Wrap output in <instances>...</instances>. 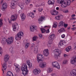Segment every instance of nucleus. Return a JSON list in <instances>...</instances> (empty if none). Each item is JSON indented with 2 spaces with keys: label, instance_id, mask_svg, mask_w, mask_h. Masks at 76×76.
<instances>
[{
  "label": "nucleus",
  "instance_id": "4468645a",
  "mask_svg": "<svg viewBox=\"0 0 76 76\" xmlns=\"http://www.w3.org/2000/svg\"><path fill=\"white\" fill-rule=\"evenodd\" d=\"M71 63L73 64H75L76 62V56L73 57L71 60Z\"/></svg>",
  "mask_w": 76,
  "mask_h": 76
},
{
  "label": "nucleus",
  "instance_id": "2f4dec72",
  "mask_svg": "<svg viewBox=\"0 0 76 76\" xmlns=\"http://www.w3.org/2000/svg\"><path fill=\"white\" fill-rule=\"evenodd\" d=\"M64 23L63 21L60 22L58 25V26H63V24Z\"/></svg>",
  "mask_w": 76,
  "mask_h": 76
},
{
  "label": "nucleus",
  "instance_id": "13d9d810",
  "mask_svg": "<svg viewBox=\"0 0 76 76\" xmlns=\"http://www.w3.org/2000/svg\"><path fill=\"white\" fill-rule=\"evenodd\" d=\"M46 33H48L50 32V31H49V29L47 30L46 31Z\"/></svg>",
  "mask_w": 76,
  "mask_h": 76
},
{
  "label": "nucleus",
  "instance_id": "0e129e2a",
  "mask_svg": "<svg viewBox=\"0 0 76 76\" xmlns=\"http://www.w3.org/2000/svg\"><path fill=\"white\" fill-rule=\"evenodd\" d=\"M39 42H40V41L39 40H37V41L36 42L37 44H39Z\"/></svg>",
  "mask_w": 76,
  "mask_h": 76
},
{
  "label": "nucleus",
  "instance_id": "a19ab883",
  "mask_svg": "<svg viewBox=\"0 0 76 76\" xmlns=\"http://www.w3.org/2000/svg\"><path fill=\"white\" fill-rule=\"evenodd\" d=\"M31 47L30 48L31 50H32L33 49V48H34V46H35V44L33 43L31 45Z\"/></svg>",
  "mask_w": 76,
  "mask_h": 76
},
{
  "label": "nucleus",
  "instance_id": "20e7f679",
  "mask_svg": "<svg viewBox=\"0 0 76 76\" xmlns=\"http://www.w3.org/2000/svg\"><path fill=\"white\" fill-rule=\"evenodd\" d=\"M52 65L53 67H55L57 68L58 69H60V68L59 64L56 61L53 62L52 63Z\"/></svg>",
  "mask_w": 76,
  "mask_h": 76
},
{
  "label": "nucleus",
  "instance_id": "338daca9",
  "mask_svg": "<svg viewBox=\"0 0 76 76\" xmlns=\"http://www.w3.org/2000/svg\"><path fill=\"white\" fill-rule=\"evenodd\" d=\"M75 48H76V42L75 43Z\"/></svg>",
  "mask_w": 76,
  "mask_h": 76
},
{
  "label": "nucleus",
  "instance_id": "393cba45",
  "mask_svg": "<svg viewBox=\"0 0 76 76\" xmlns=\"http://www.w3.org/2000/svg\"><path fill=\"white\" fill-rule=\"evenodd\" d=\"M13 74L12 72L10 71H8L7 73V76H13Z\"/></svg>",
  "mask_w": 76,
  "mask_h": 76
},
{
  "label": "nucleus",
  "instance_id": "09e8293b",
  "mask_svg": "<svg viewBox=\"0 0 76 76\" xmlns=\"http://www.w3.org/2000/svg\"><path fill=\"white\" fill-rule=\"evenodd\" d=\"M64 28H66L67 27V26H68V24H67L64 23Z\"/></svg>",
  "mask_w": 76,
  "mask_h": 76
},
{
  "label": "nucleus",
  "instance_id": "f8f14e48",
  "mask_svg": "<svg viewBox=\"0 0 76 76\" xmlns=\"http://www.w3.org/2000/svg\"><path fill=\"white\" fill-rule=\"evenodd\" d=\"M17 18H18V15H12L11 16L10 20L11 21H15L16 19H17Z\"/></svg>",
  "mask_w": 76,
  "mask_h": 76
},
{
  "label": "nucleus",
  "instance_id": "58836bf2",
  "mask_svg": "<svg viewBox=\"0 0 76 76\" xmlns=\"http://www.w3.org/2000/svg\"><path fill=\"white\" fill-rule=\"evenodd\" d=\"M70 3H71V1L70 0H68L67 1V4L68 6H69L70 4Z\"/></svg>",
  "mask_w": 76,
  "mask_h": 76
},
{
  "label": "nucleus",
  "instance_id": "680f3d73",
  "mask_svg": "<svg viewBox=\"0 0 76 76\" xmlns=\"http://www.w3.org/2000/svg\"><path fill=\"white\" fill-rule=\"evenodd\" d=\"M56 76V74L53 73L52 74V76Z\"/></svg>",
  "mask_w": 76,
  "mask_h": 76
},
{
  "label": "nucleus",
  "instance_id": "dca6fc26",
  "mask_svg": "<svg viewBox=\"0 0 76 76\" xmlns=\"http://www.w3.org/2000/svg\"><path fill=\"white\" fill-rule=\"evenodd\" d=\"M43 54L46 56V57H47L48 56V54H49V53H48V49H46L44 50L43 51Z\"/></svg>",
  "mask_w": 76,
  "mask_h": 76
},
{
  "label": "nucleus",
  "instance_id": "4be33fe9",
  "mask_svg": "<svg viewBox=\"0 0 76 76\" xmlns=\"http://www.w3.org/2000/svg\"><path fill=\"white\" fill-rule=\"evenodd\" d=\"M55 37V34H52L49 37V39H54V38Z\"/></svg>",
  "mask_w": 76,
  "mask_h": 76
},
{
  "label": "nucleus",
  "instance_id": "6e6552de",
  "mask_svg": "<svg viewBox=\"0 0 76 76\" xmlns=\"http://www.w3.org/2000/svg\"><path fill=\"white\" fill-rule=\"evenodd\" d=\"M33 72L34 75H38L39 73H40L41 70L39 69H36L33 70Z\"/></svg>",
  "mask_w": 76,
  "mask_h": 76
},
{
  "label": "nucleus",
  "instance_id": "7ed1b4c3",
  "mask_svg": "<svg viewBox=\"0 0 76 76\" xmlns=\"http://www.w3.org/2000/svg\"><path fill=\"white\" fill-rule=\"evenodd\" d=\"M54 53H55V58H57L60 54H61V51L58 49H56L54 50Z\"/></svg>",
  "mask_w": 76,
  "mask_h": 76
},
{
  "label": "nucleus",
  "instance_id": "e2e57ef3",
  "mask_svg": "<svg viewBox=\"0 0 76 76\" xmlns=\"http://www.w3.org/2000/svg\"><path fill=\"white\" fill-rule=\"evenodd\" d=\"M74 16H76V15L75 14H73L71 15V17H72V18H73Z\"/></svg>",
  "mask_w": 76,
  "mask_h": 76
},
{
  "label": "nucleus",
  "instance_id": "f3484780",
  "mask_svg": "<svg viewBox=\"0 0 76 76\" xmlns=\"http://www.w3.org/2000/svg\"><path fill=\"white\" fill-rule=\"evenodd\" d=\"M9 55H6L5 56V57L4 58V61L5 62L6 61H8V60H9Z\"/></svg>",
  "mask_w": 76,
  "mask_h": 76
},
{
  "label": "nucleus",
  "instance_id": "f03ea898",
  "mask_svg": "<svg viewBox=\"0 0 76 76\" xmlns=\"http://www.w3.org/2000/svg\"><path fill=\"white\" fill-rule=\"evenodd\" d=\"M23 35V33L22 31L19 32L17 35L15 36V39L17 41L20 40L21 38V37Z\"/></svg>",
  "mask_w": 76,
  "mask_h": 76
},
{
  "label": "nucleus",
  "instance_id": "6e6d98bb",
  "mask_svg": "<svg viewBox=\"0 0 76 76\" xmlns=\"http://www.w3.org/2000/svg\"><path fill=\"white\" fill-rule=\"evenodd\" d=\"M61 37L62 38H64L65 37V35L63 34L61 35Z\"/></svg>",
  "mask_w": 76,
  "mask_h": 76
},
{
  "label": "nucleus",
  "instance_id": "2eb2a0df",
  "mask_svg": "<svg viewBox=\"0 0 76 76\" xmlns=\"http://www.w3.org/2000/svg\"><path fill=\"white\" fill-rule=\"evenodd\" d=\"M15 4V1H13L12 2L10 5L11 9H15V8L16 7V5Z\"/></svg>",
  "mask_w": 76,
  "mask_h": 76
},
{
  "label": "nucleus",
  "instance_id": "aec40b11",
  "mask_svg": "<svg viewBox=\"0 0 76 76\" xmlns=\"http://www.w3.org/2000/svg\"><path fill=\"white\" fill-rule=\"evenodd\" d=\"M20 16L21 17V20H24L25 19V17H26V16L24 13L21 14Z\"/></svg>",
  "mask_w": 76,
  "mask_h": 76
},
{
  "label": "nucleus",
  "instance_id": "8fccbe9b",
  "mask_svg": "<svg viewBox=\"0 0 76 76\" xmlns=\"http://www.w3.org/2000/svg\"><path fill=\"white\" fill-rule=\"evenodd\" d=\"M39 38H40V39H41V38H42V35L41 34H39Z\"/></svg>",
  "mask_w": 76,
  "mask_h": 76
},
{
  "label": "nucleus",
  "instance_id": "a18cd8bd",
  "mask_svg": "<svg viewBox=\"0 0 76 76\" xmlns=\"http://www.w3.org/2000/svg\"><path fill=\"white\" fill-rule=\"evenodd\" d=\"M52 71H53V70H52V69L49 68L48 70V72H51Z\"/></svg>",
  "mask_w": 76,
  "mask_h": 76
},
{
  "label": "nucleus",
  "instance_id": "9b49d317",
  "mask_svg": "<svg viewBox=\"0 0 76 76\" xmlns=\"http://www.w3.org/2000/svg\"><path fill=\"white\" fill-rule=\"evenodd\" d=\"M69 76H76V70L73 69L70 73Z\"/></svg>",
  "mask_w": 76,
  "mask_h": 76
},
{
  "label": "nucleus",
  "instance_id": "a211bd4d",
  "mask_svg": "<svg viewBox=\"0 0 76 76\" xmlns=\"http://www.w3.org/2000/svg\"><path fill=\"white\" fill-rule=\"evenodd\" d=\"M44 19H45V17H43L42 16H41L40 18H39L38 20L39 23L41 24V22H42L43 20H44Z\"/></svg>",
  "mask_w": 76,
  "mask_h": 76
},
{
  "label": "nucleus",
  "instance_id": "5701e85b",
  "mask_svg": "<svg viewBox=\"0 0 76 76\" xmlns=\"http://www.w3.org/2000/svg\"><path fill=\"white\" fill-rule=\"evenodd\" d=\"M63 17V15H60L58 16H57L55 17L56 19H57V20H60V18H62Z\"/></svg>",
  "mask_w": 76,
  "mask_h": 76
},
{
  "label": "nucleus",
  "instance_id": "0eeeda50",
  "mask_svg": "<svg viewBox=\"0 0 76 76\" xmlns=\"http://www.w3.org/2000/svg\"><path fill=\"white\" fill-rule=\"evenodd\" d=\"M39 63V66L41 68L43 69V68H44V67H45V66H46V63L45 62H38Z\"/></svg>",
  "mask_w": 76,
  "mask_h": 76
},
{
  "label": "nucleus",
  "instance_id": "c03bdc74",
  "mask_svg": "<svg viewBox=\"0 0 76 76\" xmlns=\"http://www.w3.org/2000/svg\"><path fill=\"white\" fill-rule=\"evenodd\" d=\"M64 44H63V41L61 42H59V45H60V46H63Z\"/></svg>",
  "mask_w": 76,
  "mask_h": 76
},
{
  "label": "nucleus",
  "instance_id": "b1692460",
  "mask_svg": "<svg viewBox=\"0 0 76 76\" xmlns=\"http://www.w3.org/2000/svg\"><path fill=\"white\" fill-rule=\"evenodd\" d=\"M2 66L4 70H6V69H7V64H6V63H5L4 64L2 65Z\"/></svg>",
  "mask_w": 76,
  "mask_h": 76
},
{
  "label": "nucleus",
  "instance_id": "052dcab7",
  "mask_svg": "<svg viewBox=\"0 0 76 76\" xmlns=\"http://www.w3.org/2000/svg\"><path fill=\"white\" fill-rule=\"evenodd\" d=\"M72 31H74V30L76 29V27H73L72 28Z\"/></svg>",
  "mask_w": 76,
  "mask_h": 76
},
{
  "label": "nucleus",
  "instance_id": "79ce46f5",
  "mask_svg": "<svg viewBox=\"0 0 76 76\" xmlns=\"http://www.w3.org/2000/svg\"><path fill=\"white\" fill-rule=\"evenodd\" d=\"M57 22L54 23V24L53 25V26L54 28H57Z\"/></svg>",
  "mask_w": 76,
  "mask_h": 76
},
{
  "label": "nucleus",
  "instance_id": "ea45409f",
  "mask_svg": "<svg viewBox=\"0 0 76 76\" xmlns=\"http://www.w3.org/2000/svg\"><path fill=\"white\" fill-rule=\"evenodd\" d=\"M48 43L49 44H51L53 43V39H50V40L48 42Z\"/></svg>",
  "mask_w": 76,
  "mask_h": 76
},
{
  "label": "nucleus",
  "instance_id": "c9c22d12",
  "mask_svg": "<svg viewBox=\"0 0 76 76\" xmlns=\"http://www.w3.org/2000/svg\"><path fill=\"white\" fill-rule=\"evenodd\" d=\"M3 21V20L2 19H0V28L3 25V23L2 21Z\"/></svg>",
  "mask_w": 76,
  "mask_h": 76
},
{
  "label": "nucleus",
  "instance_id": "5fc2aeb1",
  "mask_svg": "<svg viewBox=\"0 0 76 76\" xmlns=\"http://www.w3.org/2000/svg\"><path fill=\"white\" fill-rule=\"evenodd\" d=\"M26 63H27V64H28V65L29 64H30V63H30V62H29V61H27Z\"/></svg>",
  "mask_w": 76,
  "mask_h": 76
},
{
  "label": "nucleus",
  "instance_id": "7c9ffc66",
  "mask_svg": "<svg viewBox=\"0 0 76 76\" xmlns=\"http://www.w3.org/2000/svg\"><path fill=\"white\" fill-rule=\"evenodd\" d=\"M70 50H71V46H69V47L65 49V50L66 52H69Z\"/></svg>",
  "mask_w": 76,
  "mask_h": 76
},
{
  "label": "nucleus",
  "instance_id": "69168bd1",
  "mask_svg": "<svg viewBox=\"0 0 76 76\" xmlns=\"http://www.w3.org/2000/svg\"><path fill=\"white\" fill-rule=\"evenodd\" d=\"M56 10H59V7H57L56 8Z\"/></svg>",
  "mask_w": 76,
  "mask_h": 76
},
{
  "label": "nucleus",
  "instance_id": "3c124183",
  "mask_svg": "<svg viewBox=\"0 0 76 76\" xmlns=\"http://www.w3.org/2000/svg\"><path fill=\"white\" fill-rule=\"evenodd\" d=\"M63 63L64 64H67V61L66 60H65L64 61Z\"/></svg>",
  "mask_w": 76,
  "mask_h": 76
},
{
  "label": "nucleus",
  "instance_id": "4d7b16f0",
  "mask_svg": "<svg viewBox=\"0 0 76 76\" xmlns=\"http://www.w3.org/2000/svg\"><path fill=\"white\" fill-rule=\"evenodd\" d=\"M43 10V9H41V8H39V12H42Z\"/></svg>",
  "mask_w": 76,
  "mask_h": 76
},
{
  "label": "nucleus",
  "instance_id": "cd10ccee",
  "mask_svg": "<svg viewBox=\"0 0 76 76\" xmlns=\"http://www.w3.org/2000/svg\"><path fill=\"white\" fill-rule=\"evenodd\" d=\"M22 72H23V75L24 76L28 75V70H27V71H22Z\"/></svg>",
  "mask_w": 76,
  "mask_h": 76
},
{
  "label": "nucleus",
  "instance_id": "bb28decb",
  "mask_svg": "<svg viewBox=\"0 0 76 76\" xmlns=\"http://www.w3.org/2000/svg\"><path fill=\"white\" fill-rule=\"evenodd\" d=\"M35 50H34V53L35 54H37L38 53V48L36 46L34 47Z\"/></svg>",
  "mask_w": 76,
  "mask_h": 76
},
{
  "label": "nucleus",
  "instance_id": "f257e3e1",
  "mask_svg": "<svg viewBox=\"0 0 76 76\" xmlns=\"http://www.w3.org/2000/svg\"><path fill=\"white\" fill-rule=\"evenodd\" d=\"M13 37H11L9 38L8 39V40H7L5 38H2L1 43L2 44H5L6 42H7L8 44H10L13 42Z\"/></svg>",
  "mask_w": 76,
  "mask_h": 76
},
{
  "label": "nucleus",
  "instance_id": "6ab92c4d",
  "mask_svg": "<svg viewBox=\"0 0 76 76\" xmlns=\"http://www.w3.org/2000/svg\"><path fill=\"white\" fill-rule=\"evenodd\" d=\"M55 0H49L48 2V4L49 5L50 4H54Z\"/></svg>",
  "mask_w": 76,
  "mask_h": 76
},
{
  "label": "nucleus",
  "instance_id": "c756f323",
  "mask_svg": "<svg viewBox=\"0 0 76 76\" xmlns=\"http://www.w3.org/2000/svg\"><path fill=\"white\" fill-rule=\"evenodd\" d=\"M37 39H38V37L37 36H34L33 37V41H36Z\"/></svg>",
  "mask_w": 76,
  "mask_h": 76
},
{
  "label": "nucleus",
  "instance_id": "de8ad7c7",
  "mask_svg": "<svg viewBox=\"0 0 76 76\" xmlns=\"http://www.w3.org/2000/svg\"><path fill=\"white\" fill-rule=\"evenodd\" d=\"M13 48L11 47L10 48V51L11 52H12V51H13Z\"/></svg>",
  "mask_w": 76,
  "mask_h": 76
},
{
  "label": "nucleus",
  "instance_id": "603ef678",
  "mask_svg": "<svg viewBox=\"0 0 76 76\" xmlns=\"http://www.w3.org/2000/svg\"><path fill=\"white\" fill-rule=\"evenodd\" d=\"M14 65L16 67H18V66H19V65L17 64L16 63H15L14 64Z\"/></svg>",
  "mask_w": 76,
  "mask_h": 76
},
{
  "label": "nucleus",
  "instance_id": "ddd939ff",
  "mask_svg": "<svg viewBox=\"0 0 76 76\" xmlns=\"http://www.w3.org/2000/svg\"><path fill=\"white\" fill-rule=\"evenodd\" d=\"M3 8L2 9V10L3 11H4L5 10L7 7V4L6 2H4L3 5Z\"/></svg>",
  "mask_w": 76,
  "mask_h": 76
},
{
  "label": "nucleus",
  "instance_id": "72a5a7b5",
  "mask_svg": "<svg viewBox=\"0 0 76 76\" xmlns=\"http://www.w3.org/2000/svg\"><path fill=\"white\" fill-rule=\"evenodd\" d=\"M34 13H31L29 14V16H30L31 18H34Z\"/></svg>",
  "mask_w": 76,
  "mask_h": 76
},
{
  "label": "nucleus",
  "instance_id": "a878e982",
  "mask_svg": "<svg viewBox=\"0 0 76 76\" xmlns=\"http://www.w3.org/2000/svg\"><path fill=\"white\" fill-rule=\"evenodd\" d=\"M31 3V0H25V4L26 5H29Z\"/></svg>",
  "mask_w": 76,
  "mask_h": 76
},
{
  "label": "nucleus",
  "instance_id": "774afa93",
  "mask_svg": "<svg viewBox=\"0 0 76 76\" xmlns=\"http://www.w3.org/2000/svg\"><path fill=\"white\" fill-rule=\"evenodd\" d=\"M30 6H31V7H32L33 5H32V4H30Z\"/></svg>",
  "mask_w": 76,
  "mask_h": 76
},
{
  "label": "nucleus",
  "instance_id": "f704fd0d",
  "mask_svg": "<svg viewBox=\"0 0 76 76\" xmlns=\"http://www.w3.org/2000/svg\"><path fill=\"white\" fill-rule=\"evenodd\" d=\"M64 0H58V3L62 4V3L64 2Z\"/></svg>",
  "mask_w": 76,
  "mask_h": 76
},
{
  "label": "nucleus",
  "instance_id": "4c0bfd02",
  "mask_svg": "<svg viewBox=\"0 0 76 76\" xmlns=\"http://www.w3.org/2000/svg\"><path fill=\"white\" fill-rule=\"evenodd\" d=\"M15 70H16L17 72H18V73L20 72V69H19V68H18V67H16Z\"/></svg>",
  "mask_w": 76,
  "mask_h": 76
},
{
  "label": "nucleus",
  "instance_id": "9d476101",
  "mask_svg": "<svg viewBox=\"0 0 76 76\" xmlns=\"http://www.w3.org/2000/svg\"><path fill=\"white\" fill-rule=\"evenodd\" d=\"M50 13L52 15H57L58 14V12L56 10H51L50 11Z\"/></svg>",
  "mask_w": 76,
  "mask_h": 76
},
{
  "label": "nucleus",
  "instance_id": "864d4df0",
  "mask_svg": "<svg viewBox=\"0 0 76 76\" xmlns=\"http://www.w3.org/2000/svg\"><path fill=\"white\" fill-rule=\"evenodd\" d=\"M63 4H64V7H66V2H64L63 3Z\"/></svg>",
  "mask_w": 76,
  "mask_h": 76
},
{
  "label": "nucleus",
  "instance_id": "bf43d9fd",
  "mask_svg": "<svg viewBox=\"0 0 76 76\" xmlns=\"http://www.w3.org/2000/svg\"><path fill=\"white\" fill-rule=\"evenodd\" d=\"M65 12V13H68V12H69V11L68 10H66V11H65V12Z\"/></svg>",
  "mask_w": 76,
  "mask_h": 76
},
{
  "label": "nucleus",
  "instance_id": "37998d69",
  "mask_svg": "<svg viewBox=\"0 0 76 76\" xmlns=\"http://www.w3.org/2000/svg\"><path fill=\"white\" fill-rule=\"evenodd\" d=\"M3 53V50H2V48L0 47V54L1 55Z\"/></svg>",
  "mask_w": 76,
  "mask_h": 76
},
{
  "label": "nucleus",
  "instance_id": "473e14b6",
  "mask_svg": "<svg viewBox=\"0 0 76 76\" xmlns=\"http://www.w3.org/2000/svg\"><path fill=\"white\" fill-rule=\"evenodd\" d=\"M25 47L26 48H28V46L29 45V43H26L25 44Z\"/></svg>",
  "mask_w": 76,
  "mask_h": 76
},
{
  "label": "nucleus",
  "instance_id": "e433bc0d",
  "mask_svg": "<svg viewBox=\"0 0 76 76\" xmlns=\"http://www.w3.org/2000/svg\"><path fill=\"white\" fill-rule=\"evenodd\" d=\"M41 31L42 32V34L43 33H44V32H45V29L44 28H41Z\"/></svg>",
  "mask_w": 76,
  "mask_h": 76
},
{
  "label": "nucleus",
  "instance_id": "c85d7f7f",
  "mask_svg": "<svg viewBox=\"0 0 76 76\" xmlns=\"http://www.w3.org/2000/svg\"><path fill=\"white\" fill-rule=\"evenodd\" d=\"M64 31H65V29H64V28H63L59 30H58V32H59V33H61V32H64Z\"/></svg>",
  "mask_w": 76,
  "mask_h": 76
},
{
  "label": "nucleus",
  "instance_id": "39448f33",
  "mask_svg": "<svg viewBox=\"0 0 76 76\" xmlns=\"http://www.w3.org/2000/svg\"><path fill=\"white\" fill-rule=\"evenodd\" d=\"M27 68L28 66H27V65L26 64H23L22 65L21 70L22 71H28Z\"/></svg>",
  "mask_w": 76,
  "mask_h": 76
},
{
  "label": "nucleus",
  "instance_id": "1a4fd4ad",
  "mask_svg": "<svg viewBox=\"0 0 76 76\" xmlns=\"http://www.w3.org/2000/svg\"><path fill=\"white\" fill-rule=\"evenodd\" d=\"M37 27L35 26H31L30 28V31L31 32H35V30L37 29Z\"/></svg>",
  "mask_w": 76,
  "mask_h": 76
},
{
  "label": "nucleus",
  "instance_id": "423d86ee",
  "mask_svg": "<svg viewBox=\"0 0 76 76\" xmlns=\"http://www.w3.org/2000/svg\"><path fill=\"white\" fill-rule=\"evenodd\" d=\"M42 55H40V54H38L37 55V58L38 63H41L42 62V61L41 58H42Z\"/></svg>",
  "mask_w": 76,
  "mask_h": 76
},
{
  "label": "nucleus",
  "instance_id": "412c9836",
  "mask_svg": "<svg viewBox=\"0 0 76 76\" xmlns=\"http://www.w3.org/2000/svg\"><path fill=\"white\" fill-rule=\"evenodd\" d=\"M17 26H18V24L17 23H15V25L12 26L13 30L14 31H16V29Z\"/></svg>",
  "mask_w": 76,
  "mask_h": 76
},
{
  "label": "nucleus",
  "instance_id": "49530a36",
  "mask_svg": "<svg viewBox=\"0 0 76 76\" xmlns=\"http://www.w3.org/2000/svg\"><path fill=\"white\" fill-rule=\"evenodd\" d=\"M28 67L29 68V69H30V68H31V67H32V64L31 63H30V64H28Z\"/></svg>",
  "mask_w": 76,
  "mask_h": 76
}]
</instances>
